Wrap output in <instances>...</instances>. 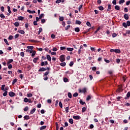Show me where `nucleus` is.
<instances>
[{
    "label": "nucleus",
    "mask_w": 130,
    "mask_h": 130,
    "mask_svg": "<svg viewBox=\"0 0 130 130\" xmlns=\"http://www.w3.org/2000/svg\"><path fill=\"white\" fill-rule=\"evenodd\" d=\"M15 83H17V79H15L12 82V85H14Z\"/></svg>",
    "instance_id": "42"
},
{
    "label": "nucleus",
    "mask_w": 130,
    "mask_h": 130,
    "mask_svg": "<svg viewBox=\"0 0 130 130\" xmlns=\"http://www.w3.org/2000/svg\"><path fill=\"white\" fill-rule=\"evenodd\" d=\"M115 10H117V11H119V10L120 9V8L119 7V6L116 5L115 6Z\"/></svg>",
    "instance_id": "13"
},
{
    "label": "nucleus",
    "mask_w": 130,
    "mask_h": 130,
    "mask_svg": "<svg viewBox=\"0 0 130 130\" xmlns=\"http://www.w3.org/2000/svg\"><path fill=\"white\" fill-rule=\"evenodd\" d=\"M7 9L8 10L9 14H12V11H11V7L10 6H8Z\"/></svg>",
    "instance_id": "14"
},
{
    "label": "nucleus",
    "mask_w": 130,
    "mask_h": 130,
    "mask_svg": "<svg viewBox=\"0 0 130 130\" xmlns=\"http://www.w3.org/2000/svg\"><path fill=\"white\" fill-rule=\"evenodd\" d=\"M86 88H84L83 89H82V93H86Z\"/></svg>",
    "instance_id": "62"
},
{
    "label": "nucleus",
    "mask_w": 130,
    "mask_h": 130,
    "mask_svg": "<svg viewBox=\"0 0 130 130\" xmlns=\"http://www.w3.org/2000/svg\"><path fill=\"white\" fill-rule=\"evenodd\" d=\"M28 100L29 99H28L27 98H25L24 99V102L27 103V102H28Z\"/></svg>",
    "instance_id": "45"
},
{
    "label": "nucleus",
    "mask_w": 130,
    "mask_h": 130,
    "mask_svg": "<svg viewBox=\"0 0 130 130\" xmlns=\"http://www.w3.org/2000/svg\"><path fill=\"white\" fill-rule=\"evenodd\" d=\"M124 0H120L119 2V5H121V4H123V3H124Z\"/></svg>",
    "instance_id": "32"
},
{
    "label": "nucleus",
    "mask_w": 130,
    "mask_h": 130,
    "mask_svg": "<svg viewBox=\"0 0 130 130\" xmlns=\"http://www.w3.org/2000/svg\"><path fill=\"white\" fill-rule=\"evenodd\" d=\"M47 59L49 61H51V57H50V55H47Z\"/></svg>",
    "instance_id": "5"
},
{
    "label": "nucleus",
    "mask_w": 130,
    "mask_h": 130,
    "mask_svg": "<svg viewBox=\"0 0 130 130\" xmlns=\"http://www.w3.org/2000/svg\"><path fill=\"white\" fill-rule=\"evenodd\" d=\"M43 17H44V14H41L39 17V19H42V18H43Z\"/></svg>",
    "instance_id": "23"
},
{
    "label": "nucleus",
    "mask_w": 130,
    "mask_h": 130,
    "mask_svg": "<svg viewBox=\"0 0 130 130\" xmlns=\"http://www.w3.org/2000/svg\"><path fill=\"white\" fill-rule=\"evenodd\" d=\"M63 17H59V21H63Z\"/></svg>",
    "instance_id": "39"
},
{
    "label": "nucleus",
    "mask_w": 130,
    "mask_h": 130,
    "mask_svg": "<svg viewBox=\"0 0 130 130\" xmlns=\"http://www.w3.org/2000/svg\"><path fill=\"white\" fill-rule=\"evenodd\" d=\"M39 59V58L38 57H36L34 59L33 61L34 62H35V63H36V62H37V60Z\"/></svg>",
    "instance_id": "11"
},
{
    "label": "nucleus",
    "mask_w": 130,
    "mask_h": 130,
    "mask_svg": "<svg viewBox=\"0 0 130 130\" xmlns=\"http://www.w3.org/2000/svg\"><path fill=\"white\" fill-rule=\"evenodd\" d=\"M27 97L29 98V97H32V95L31 93H27Z\"/></svg>",
    "instance_id": "48"
},
{
    "label": "nucleus",
    "mask_w": 130,
    "mask_h": 130,
    "mask_svg": "<svg viewBox=\"0 0 130 130\" xmlns=\"http://www.w3.org/2000/svg\"><path fill=\"white\" fill-rule=\"evenodd\" d=\"M0 17L1 18H2V19H5V18H6V17L4 15V14H0Z\"/></svg>",
    "instance_id": "37"
},
{
    "label": "nucleus",
    "mask_w": 130,
    "mask_h": 130,
    "mask_svg": "<svg viewBox=\"0 0 130 130\" xmlns=\"http://www.w3.org/2000/svg\"><path fill=\"white\" fill-rule=\"evenodd\" d=\"M75 24L77 25H81V21L80 20H76Z\"/></svg>",
    "instance_id": "12"
},
{
    "label": "nucleus",
    "mask_w": 130,
    "mask_h": 130,
    "mask_svg": "<svg viewBox=\"0 0 130 130\" xmlns=\"http://www.w3.org/2000/svg\"><path fill=\"white\" fill-rule=\"evenodd\" d=\"M20 24H19V22H16L14 23V25L16 26V27H19V25Z\"/></svg>",
    "instance_id": "26"
},
{
    "label": "nucleus",
    "mask_w": 130,
    "mask_h": 130,
    "mask_svg": "<svg viewBox=\"0 0 130 130\" xmlns=\"http://www.w3.org/2000/svg\"><path fill=\"white\" fill-rule=\"evenodd\" d=\"M69 66L70 67H73V66H74V62L73 61L70 62Z\"/></svg>",
    "instance_id": "44"
},
{
    "label": "nucleus",
    "mask_w": 130,
    "mask_h": 130,
    "mask_svg": "<svg viewBox=\"0 0 130 130\" xmlns=\"http://www.w3.org/2000/svg\"><path fill=\"white\" fill-rule=\"evenodd\" d=\"M129 96H130V92H128L126 94V97L127 98H129Z\"/></svg>",
    "instance_id": "51"
},
{
    "label": "nucleus",
    "mask_w": 130,
    "mask_h": 130,
    "mask_svg": "<svg viewBox=\"0 0 130 130\" xmlns=\"http://www.w3.org/2000/svg\"><path fill=\"white\" fill-rule=\"evenodd\" d=\"M90 99H91V96L90 95H88L86 98V100L87 101H89V100H90Z\"/></svg>",
    "instance_id": "33"
},
{
    "label": "nucleus",
    "mask_w": 130,
    "mask_h": 130,
    "mask_svg": "<svg viewBox=\"0 0 130 130\" xmlns=\"http://www.w3.org/2000/svg\"><path fill=\"white\" fill-rule=\"evenodd\" d=\"M67 48L66 47H60V50H63Z\"/></svg>",
    "instance_id": "60"
},
{
    "label": "nucleus",
    "mask_w": 130,
    "mask_h": 130,
    "mask_svg": "<svg viewBox=\"0 0 130 130\" xmlns=\"http://www.w3.org/2000/svg\"><path fill=\"white\" fill-rule=\"evenodd\" d=\"M75 32H80V28L79 27H76L75 28Z\"/></svg>",
    "instance_id": "22"
},
{
    "label": "nucleus",
    "mask_w": 130,
    "mask_h": 130,
    "mask_svg": "<svg viewBox=\"0 0 130 130\" xmlns=\"http://www.w3.org/2000/svg\"><path fill=\"white\" fill-rule=\"evenodd\" d=\"M68 81H69V79H68V78H63V82H64V83H68Z\"/></svg>",
    "instance_id": "27"
},
{
    "label": "nucleus",
    "mask_w": 130,
    "mask_h": 130,
    "mask_svg": "<svg viewBox=\"0 0 130 130\" xmlns=\"http://www.w3.org/2000/svg\"><path fill=\"white\" fill-rule=\"evenodd\" d=\"M18 20H19V21H22V20H24V17L22 16H19L18 17Z\"/></svg>",
    "instance_id": "8"
},
{
    "label": "nucleus",
    "mask_w": 130,
    "mask_h": 130,
    "mask_svg": "<svg viewBox=\"0 0 130 130\" xmlns=\"http://www.w3.org/2000/svg\"><path fill=\"white\" fill-rule=\"evenodd\" d=\"M18 33H20V34H25V31L23 30H19L18 31Z\"/></svg>",
    "instance_id": "7"
},
{
    "label": "nucleus",
    "mask_w": 130,
    "mask_h": 130,
    "mask_svg": "<svg viewBox=\"0 0 130 130\" xmlns=\"http://www.w3.org/2000/svg\"><path fill=\"white\" fill-rule=\"evenodd\" d=\"M45 128H46V126H42L40 128V130H43V129H45Z\"/></svg>",
    "instance_id": "19"
},
{
    "label": "nucleus",
    "mask_w": 130,
    "mask_h": 130,
    "mask_svg": "<svg viewBox=\"0 0 130 130\" xmlns=\"http://www.w3.org/2000/svg\"><path fill=\"white\" fill-rule=\"evenodd\" d=\"M9 96H10V97H14V96H15V93L11 91L9 92Z\"/></svg>",
    "instance_id": "4"
},
{
    "label": "nucleus",
    "mask_w": 130,
    "mask_h": 130,
    "mask_svg": "<svg viewBox=\"0 0 130 130\" xmlns=\"http://www.w3.org/2000/svg\"><path fill=\"white\" fill-rule=\"evenodd\" d=\"M35 54H36V51H34L32 53V54H31V56L32 57H33V56H34V55H35Z\"/></svg>",
    "instance_id": "36"
},
{
    "label": "nucleus",
    "mask_w": 130,
    "mask_h": 130,
    "mask_svg": "<svg viewBox=\"0 0 130 130\" xmlns=\"http://www.w3.org/2000/svg\"><path fill=\"white\" fill-rule=\"evenodd\" d=\"M42 30H43V29H42V27H40V28H39V31H38V34H39V35H40V34L41 33Z\"/></svg>",
    "instance_id": "28"
},
{
    "label": "nucleus",
    "mask_w": 130,
    "mask_h": 130,
    "mask_svg": "<svg viewBox=\"0 0 130 130\" xmlns=\"http://www.w3.org/2000/svg\"><path fill=\"white\" fill-rule=\"evenodd\" d=\"M126 24H127V26H130V21H127Z\"/></svg>",
    "instance_id": "58"
},
{
    "label": "nucleus",
    "mask_w": 130,
    "mask_h": 130,
    "mask_svg": "<svg viewBox=\"0 0 130 130\" xmlns=\"http://www.w3.org/2000/svg\"><path fill=\"white\" fill-rule=\"evenodd\" d=\"M68 97L69 98H72V93H71V92L68 93Z\"/></svg>",
    "instance_id": "50"
},
{
    "label": "nucleus",
    "mask_w": 130,
    "mask_h": 130,
    "mask_svg": "<svg viewBox=\"0 0 130 130\" xmlns=\"http://www.w3.org/2000/svg\"><path fill=\"white\" fill-rule=\"evenodd\" d=\"M48 74H49V72H46V73H45V74H44L43 77H46L47 76V75H48Z\"/></svg>",
    "instance_id": "35"
},
{
    "label": "nucleus",
    "mask_w": 130,
    "mask_h": 130,
    "mask_svg": "<svg viewBox=\"0 0 130 130\" xmlns=\"http://www.w3.org/2000/svg\"><path fill=\"white\" fill-rule=\"evenodd\" d=\"M35 111H36V109L34 108V109L30 111V114H33V113H34V112H35Z\"/></svg>",
    "instance_id": "16"
},
{
    "label": "nucleus",
    "mask_w": 130,
    "mask_h": 130,
    "mask_svg": "<svg viewBox=\"0 0 130 130\" xmlns=\"http://www.w3.org/2000/svg\"><path fill=\"white\" fill-rule=\"evenodd\" d=\"M4 42L7 44V45H9V43L8 42V40L6 39H4Z\"/></svg>",
    "instance_id": "30"
},
{
    "label": "nucleus",
    "mask_w": 130,
    "mask_h": 130,
    "mask_svg": "<svg viewBox=\"0 0 130 130\" xmlns=\"http://www.w3.org/2000/svg\"><path fill=\"white\" fill-rule=\"evenodd\" d=\"M8 94V91H5L4 93H3V96H4V97H6V96H7Z\"/></svg>",
    "instance_id": "47"
},
{
    "label": "nucleus",
    "mask_w": 130,
    "mask_h": 130,
    "mask_svg": "<svg viewBox=\"0 0 130 130\" xmlns=\"http://www.w3.org/2000/svg\"><path fill=\"white\" fill-rule=\"evenodd\" d=\"M66 64L67 63H66V62L60 63V65L61 66V67H66Z\"/></svg>",
    "instance_id": "15"
},
{
    "label": "nucleus",
    "mask_w": 130,
    "mask_h": 130,
    "mask_svg": "<svg viewBox=\"0 0 130 130\" xmlns=\"http://www.w3.org/2000/svg\"><path fill=\"white\" fill-rule=\"evenodd\" d=\"M13 61V59H10L7 61V64H10V63H12V62Z\"/></svg>",
    "instance_id": "9"
},
{
    "label": "nucleus",
    "mask_w": 130,
    "mask_h": 130,
    "mask_svg": "<svg viewBox=\"0 0 130 130\" xmlns=\"http://www.w3.org/2000/svg\"><path fill=\"white\" fill-rule=\"evenodd\" d=\"M24 119H30V117L28 115L24 116Z\"/></svg>",
    "instance_id": "24"
},
{
    "label": "nucleus",
    "mask_w": 130,
    "mask_h": 130,
    "mask_svg": "<svg viewBox=\"0 0 130 130\" xmlns=\"http://www.w3.org/2000/svg\"><path fill=\"white\" fill-rule=\"evenodd\" d=\"M44 77H45V78H44V81H47V80H48V77H47V76H44Z\"/></svg>",
    "instance_id": "57"
},
{
    "label": "nucleus",
    "mask_w": 130,
    "mask_h": 130,
    "mask_svg": "<svg viewBox=\"0 0 130 130\" xmlns=\"http://www.w3.org/2000/svg\"><path fill=\"white\" fill-rule=\"evenodd\" d=\"M108 9L107 11H109L110 10H111V5H108Z\"/></svg>",
    "instance_id": "43"
},
{
    "label": "nucleus",
    "mask_w": 130,
    "mask_h": 130,
    "mask_svg": "<svg viewBox=\"0 0 130 130\" xmlns=\"http://www.w3.org/2000/svg\"><path fill=\"white\" fill-rule=\"evenodd\" d=\"M27 48H28V49H30V50H32V49H33V48H34V47L33 46H27Z\"/></svg>",
    "instance_id": "25"
},
{
    "label": "nucleus",
    "mask_w": 130,
    "mask_h": 130,
    "mask_svg": "<svg viewBox=\"0 0 130 130\" xmlns=\"http://www.w3.org/2000/svg\"><path fill=\"white\" fill-rule=\"evenodd\" d=\"M113 5H116V0H113L112 2Z\"/></svg>",
    "instance_id": "59"
},
{
    "label": "nucleus",
    "mask_w": 130,
    "mask_h": 130,
    "mask_svg": "<svg viewBox=\"0 0 130 130\" xmlns=\"http://www.w3.org/2000/svg\"><path fill=\"white\" fill-rule=\"evenodd\" d=\"M8 90H9V87H8V86H7V87H5V88H4V91H8Z\"/></svg>",
    "instance_id": "64"
},
{
    "label": "nucleus",
    "mask_w": 130,
    "mask_h": 130,
    "mask_svg": "<svg viewBox=\"0 0 130 130\" xmlns=\"http://www.w3.org/2000/svg\"><path fill=\"white\" fill-rule=\"evenodd\" d=\"M115 52L116 53H120V50H119L118 49H115Z\"/></svg>",
    "instance_id": "10"
},
{
    "label": "nucleus",
    "mask_w": 130,
    "mask_h": 130,
    "mask_svg": "<svg viewBox=\"0 0 130 130\" xmlns=\"http://www.w3.org/2000/svg\"><path fill=\"white\" fill-rule=\"evenodd\" d=\"M73 118L74 119L78 120V119H80V118H81V117H80V116H73Z\"/></svg>",
    "instance_id": "2"
},
{
    "label": "nucleus",
    "mask_w": 130,
    "mask_h": 130,
    "mask_svg": "<svg viewBox=\"0 0 130 130\" xmlns=\"http://www.w3.org/2000/svg\"><path fill=\"white\" fill-rule=\"evenodd\" d=\"M78 93H77V92H75V93H74V94H73V97H77V96H78Z\"/></svg>",
    "instance_id": "52"
},
{
    "label": "nucleus",
    "mask_w": 130,
    "mask_h": 130,
    "mask_svg": "<svg viewBox=\"0 0 130 130\" xmlns=\"http://www.w3.org/2000/svg\"><path fill=\"white\" fill-rule=\"evenodd\" d=\"M122 26H123V27H124V28L127 27V25L126 24V23H125V22H123L122 23Z\"/></svg>",
    "instance_id": "20"
},
{
    "label": "nucleus",
    "mask_w": 130,
    "mask_h": 130,
    "mask_svg": "<svg viewBox=\"0 0 130 130\" xmlns=\"http://www.w3.org/2000/svg\"><path fill=\"white\" fill-rule=\"evenodd\" d=\"M124 12H125V13H127L128 12V9H127L126 8H124Z\"/></svg>",
    "instance_id": "41"
},
{
    "label": "nucleus",
    "mask_w": 130,
    "mask_h": 130,
    "mask_svg": "<svg viewBox=\"0 0 130 130\" xmlns=\"http://www.w3.org/2000/svg\"><path fill=\"white\" fill-rule=\"evenodd\" d=\"M99 9L100 10V11H103V10H104V8H103V7L102 6H100L99 7Z\"/></svg>",
    "instance_id": "29"
},
{
    "label": "nucleus",
    "mask_w": 130,
    "mask_h": 130,
    "mask_svg": "<svg viewBox=\"0 0 130 130\" xmlns=\"http://www.w3.org/2000/svg\"><path fill=\"white\" fill-rule=\"evenodd\" d=\"M80 104H81L82 105H84V104H85V102H83L82 100L80 101Z\"/></svg>",
    "instance_id": "54"
},
{
    "label": "nucleus",
    "mask_w": 130,
    "mask_h": 130,
    "mask_svg": "<svg viewBox=\"0 0 130 130\" xmlns=\"http://www.w3.org/2000/svg\"><path fill=\"white\" fill-rule=\"evenodd\" d=\"M69 122L71 123V124H73V123H74V120H73L72 118L70 119Z\"/></svg>",
    "instance_id": "17"
},
{
    "label": "nucleus",
    "mask_w": 130,
    "mask_h": 130,
    "mask_svg": "<svg viewBox=\"0 0 130 130\" xmlns=\"http://www.w3.org/2000/svg\"><path fill=\"white\" fill-rule=\"evenodd\" d=\"M34 25L35 26H37L38 25V24L37 23V21H34Z\"/></svg>",
    "instance_id": "55"
},
{
    "label": "nucleus",
    "mask_w": 130,
    "mask_h": 130,
    "mask_svg": "<svg viewBox=\"0 0 130 130\" xmlns=\"http://www.w3.org/2000/svg\"><path fill=\"white\" fill-rule=\"evenodd\" d=\"M86 25L87 26H88V27H91V23L89 21H87L86 22Z\"/></svg>",
    "instance_id": "31"
},
{
    "label": "nucleus",
    "mask_w": 130,
    "mask_h": 130,
    "mask_svg": "<svg viewBox=\"0 0 130 130\" xmlns=\"http://www.w3.org/2000/svg\"><path fill=\"white\" fill-rule=\"evenodd\" d=\"M59 106L61 108H62V104L61 103V102H59Z\"/></svg>",
    "instance_id": "40"
},
{
    "label": "nucleus",
    "mask_w": 130,
    "mask_h": 130,
    "mask_svg": "<svg viewBox=\"0 0 130 130\" xmlns=\"http://www.w3.org/2000/svg\"><path fill=\"white\" fill-rule=\"evenodd\" d=\"M66 112L68 113L69 112V107H66Z\"/></svg>",
    "instance_id": "63"
},
{
    "label": "nucleus",
    "mask_w": 130,
    "mask_h": 130,
    "mask_svg": "<svg viewBox=\"0 0 130 130\" xmlns=\"http://www.w3.org/2000/svg\"><path fill=\"white\" fill-rule=\"evenodd\" d=\"M68 51H73L74 50V48H67Z\"/></svg>",
    "instance_id": "18"
},
{
    "label": "nucleus",
    "mask_w": 130,
    "mask_h": 130,
    "mask_svg": "<svg viewBox=\"0 0 130 130\" xmlns=\"http://www.w3.org/2000/svg\"><path fill=\"white\" fill-rule=\"evenodd\" d=\"M4 10H5V7L3 6L1 7V10L2 11V12H4Z\"/></svg>",
    "instance_id": "56"
},
{
    "label": "nucleus",
    "mask_w": 130,
    "mask_h": 130,
    "mask_svg": "<svg viewBox=\"0 0 130 130\" xmlns=\"http://www.w3.org/2000/svg\"><path fill=\"white\" fill-rule=\"evenodd\" d=\"M5 87H6V85H3L1 87V90L2 91H5Z\"/></svg>",
    "instance_id": "21"
},
{
    "label": "nucleus",
    "mask_w": 130,
    "mask_h": 130,
    "mask_svg": "<svg viewBox=\"0 0 130 130\" xmlns=\"http://www.w3.org/2000/svg\"><path fill=\"white\" fill-rule=\"evenodd\" d=\"M29 109V108L28 107H25L24 109V111H27Z\"/></svg>",
    "instance_id": "53"
},
{
    "label": "nucleus",
    "mask_w": 130,
    "mask_h": 130,
    "mask_svg": "<svg viewBox=\"0 0 130 130\" xmlns=\"http://www.w3.org/2000/svg\"><path fill=\"white\" fill-rule=\"evenodd\" d=\"M20 55L21 56H22V57H24V56H25V54L24 53V52H21L20 53Z\"/></svg>",
    "instance_id": "34"
},
{
    "label": "nucleus",
    "mask_w": 130,
    "mask_h": 130,
    "mask_svg": "<svg viewBox=\"0 0 130 130\" xmlns=\"http://www.w3.org/2000/svg\"><path fill=\"white\" fill-rule=\"evenodd\" d=\"M124 17L125 20H128V15H127V14H125L124 15Z\"/></svg>",
    "instance_id": "6"
},
{
    "label": "nucleus",
    "mask_w": 130,
    "mask_h": 130,
    "mask_svg": "<svg viewBox=\"0 0 130 130\" xmlns=\"http://www.w3.org/2000/svg\"><path fill=\"white\" fill-rule=\"evenodd\" d=\"M46 71V69L44 68H41L39 70V72H44Z\"/></svg>",
    "instance_id": "3"
},
{
    "label": "nucleus",
    "mask_w": 130,
    "mask_h": 130,
    "mask_svg": "<svg viewBox=\"0 0 130 130\" xmlns=\"http://www.w3.org/2000/svg\"><path fill=\"white\" fill-rule=\"evenodd\" d=\"M13 38H14V37H13V36H10L8 38V39L9 40H12L13 39Z\"/></svg>",
    "instance_id": "38"
},
{
    "label": "nucleus",
    "mask_w": 130,
    "mask_h": 130,
    "mask_svg": "<svg viewBox=\"0 0 130 130\" xmlns=\"http://www.w3.org/2000/svg\"><path fill=\"white\" fill-rule=\"evenodd\" d=\"M14 37H15V39H17V38H19V34L15 35Z\"/></svg>",
    "instance_id": "61"
},
{
    "label": "nucleus",
    "mask_w": 130,
    "mask_h": 130,
    "mask_svg": "<svg viewBox=\"0 0 130 130\" xmlns=\"http://www.w3.org/2000/svg\"><path fill=\"white\" fill-rule=\"evenodd\" d=\"M86 111V107L82 108V112H85Z\"/></svg>",
    "instance_id": "46"
},
{
    "label": "nucleus",
    "mask_w": 130,
    "mask_h": 130,
    "mask_svg": "<svg viewBox=\"0 0 130 130\" xmlns=\"http://www.w3.org/2000/svg\"><path fill=\"white\" fill-rule=\"evenodd\" d=\"M12 68H13V66H12V64H10L8 66V69H9L10 70H11V69H12Z\"/></svg>",
    "instance_id": "49"
},
{
    "label": "nucleus",
    "mask_w": 130,
    "mask_h": 130,
    "mask_svg": "<svg viewBox=\"0 0 130 130\" xmlns=\"http://www.w3.org/2000/svg\"><path fill=\"white\" fill-rule=\"evenodd\" d=\"M59 59L60 61L63 62V61H64L66 60V56L64 55H61L60 56Z\"/></svg>",
    "instance_id": "1"
}]
</instances>
